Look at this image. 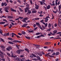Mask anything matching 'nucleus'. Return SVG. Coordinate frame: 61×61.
Returning a JSON list of instances; mask_svg holds the SVG:
<instances>
[{
  "instance_id": "nucleus-1",
  "label": "nucleus",
  "mask_w": 61,
  "mask_h": 61,
  "mask_svg": "<svg viewBox=\"0 0 61 61\" xmlns=\"http://www.w3.org/2000/svg\"><path fill=\"white\" fill-rule=\"evenodd\" d=\"M25 51V50L23 49H20L17 50L16 51V52L18 53V54H20L21 53V52H23Z\"/></svg>"
},
{
  "instance_id": "nucleus-2",
  "label": "nucleus",
  "mask_w": 61,
  "mask_h": 61,
  "mask_svg": "<svg viewBox=\"0 0 61 61\" xmlns=\"http://www.w3.org/2000/svg\"><path fill=\"white\" fill-rule=\"evenodd\" d=\"M0 56L1 58H4V55H3V53L0 50Z\"/></svg>"
},
{
  "instance_id": "nucleus-3",
  "label": "nucleus",
  "mask_w": 61,
  "mask_h": 61,
  "mask_svg": "<svg viewBox=\"0 0 61 61\" xmlns=\"http://www.w3.org/2000/svg\"><path fill=\"white\" fill-rule=\"evenodd\" d=\"M28 20V18H25L23 19V20H22V21L23 22H26V20Z\"/></svg>"
},
{
  "instance_id": "nucleus-4",
  "label": "nucleus",
  "mask_w": 61,
  "mask_h": 61,
  "mask_svg": "<svg viewBox=\"0 0 61 61\" xmlns=\"http://www.w3.org/2000/svg\"><path fill=\"white\" fill-rule=\"evenodd\" d=\"M32 10L33 11H32V13H36L37 12V11H36V9H33Z\"/></svg>"
},
{
  "instance_id": "nucleus-5",
  "label": "nucleus",
  "mask_w": 61,
  "mask_h": 61,
  "mask_svg": "<svg viewBox=\"0 0 61 61\" xmlns=\"http://www.w3.org/2000/svg\"><path fill=\"white\" fill-rule=\"evenodd\" d=\"M27 12H28L27 13V15H30L31 13V11L29 10H28Z\"/></svg>"
},
{
  "instance_id": "nucleus-6",
  "label": "nucleus",
  "mask_w": 61,
  "mask_h": 61,
  "mask_svg": "<svg viewBox=\"0 0 61 61\" xmlns=\"http://www.w3.org/2000/svg\"><path fill=\"white\" fill-rule=\"evenodd\" d=\"M10 10H11V11H12V12H16V10H15L14 9L11 8L10 9Z\"/></svg>"
},
{
  "instance_id": "nucleus-7",
  "label": "nucleus",
  "mask_w": 61,
  "mask_h": 61,
  "mask_svg": "<svg viewBox=\"0 0 61 61\" xmlns=\"http://www.w3.org/2000/svg\"><path fill=\"white\" fill-rule=\"evenodd\" d=\"M40 2L41 5H44V4L45 5H46V4L45 3H44L42 1H41Z\"/></svg>"
},
{
  "instance_id": "nucleus-8",
  "label": "nucleus",
  "mask_w": 61,
  "mask_h": 61,
  "mask_svg": "<svg viewBox=\"0 0 61 61\" xmlns=\"http://www.w3.org/2000/svg\"><path fill=\"white\" fill-rule=\"evenodd\" d=\"M0 47L2 49H5V47L3 45H1L0 46Z\"/></svg>"
},
{
  "instance_id": "nucleus-9",
  "label": "nucleus",
  "mask_w": 61,
  "mask_h": 61,
  "mask_svg": "<svg viewBox=\"0 0 61 61\" xmlns=\"http://www.w3.org/2000/svg\"><path fill=\"white\" fill-rule=\"evenodd\" d=\"M27 25V24H25L22 26V27H25Z\"/></svg>"
},
{
  "instance_id": "nucleus-10",
  "label": "nucleus",
  "mask_w": 61,
  "mask_h": 61,
  "mask_svg": "<svg viewBox=\"0 0 61 61\" xmlns=\"http://www.w3.org/2000/svg\"><path fill=\"white\" fill-rule=\"evenodd\" d=\"M50 18V17L49 16H47L46 17V18H43V19H45V20H48V19Z\"/></svg>"
},
{
  "instance_id": "nucleus-11",
  "label": "nucleus",
  "mask_w": 61,
  "mask_h": 61,
  "mask_svg": "<svg viewBox=\"0 0 61 61\" xmlns=\"http://www.w3.org/2000/svg\"><path fill=\"white\" fill-rule=\"evenodd\" d=\"M52 4L51 5V6H55V1H53L52 2Z\"/></svg>"
},
{
  "instance_id": "nucleus-12",
  "label": "nucleus",
  "mask_w": 61,
  "mask_h": 61,
  "mask_svg": "<svg viewBox=\"0 0 61 61\" xmlns=\"http://www.w3.org/2000/svg\"><path fill=\"white\" fill-rule=\"evenodd\" d=\"M15 59L17 61H20V59L18 57H16Z\"/></svg>"
},
{
  "instance_id": "nucleus-13",
  "label": "nucleus",
  "mask_w": 61,
  "mask_h": 61,
  "mask_svg": "<svg viewBox=\"0 0 61 61\" xmlns=\"http://www.w3.org/2000/svg\"><path fill=\"white\" fill-rule=\"evenodd\" d=\"M6 2H2V3L1 4V6H4L5 5V4H6Z\"/></svg>"
},
{
  "instance_id": "nucleus-14",
  "label": "nucleus",
  "mask_w": 61,
  "mask_h": 61,
  "mask_svg": "<svg viewBox=\"0 0 61 61\" xmlns=\"http://www.w3.org/2000/svg\"><path fill=\"white\" fill-rule=\"evenodd\" d=\"M11 36L12 37H13L14 36H14H16V34L13 33H11Z\"/></svg>"
},
{
  "instance_id": "nucleus-15",
  "label": "nucleus",
  "mask_w": 61,
  "mask_h": 61,
  "mask_svg": "<svg viewBox=\"0 0 61 61\" xmlns=\"http://www.w3.org/2000/svg\"><path fill=\"white\" fill-rule=\"evenodd\" d=\"M50 7H51V6H50V5H49L47 6V9H50Z\"/></svg>"
},
{
  "instance_id": "nucleus-16",
  "label": "nucleus",
  "mask_w": 61,
  "mask_h": 61,
  "mask_svg": "<svg viewBox=\"0 0 61 61\" xmlns=\"http://www.w3.org/2000/svg\"><path fill=\"white\" fill-rule=\"evenodd\" d=\"M7 17L8 18H9V19H12V18H13V17L9 16H8Z\"/></svg>"
},
{
  "instance_id": "nucleus-17",
  "label": "nucleus",
  "mask_w": 61,
  "mask_h": 61,
  "mask_svg": "<svg viewBox=\"0 0 61 61\" xmlns=\"http://www.w3.org/2000/svg\"><path fill=\"white\" fill-rule=\"evenodd\" d=\"M20 61H26V60H25V58H23L22 59H21V60Z\"/></svg>"
},
{
  "instance_id": "nucleus-18",
  "label": "nucleus",
  "mask_w": 61,
  "mask_h": 61,
  "mask_svg": "<svg viewBox=\"0 0 61 61\" xmlns=\"http://www.w3.org/2000/svg\"><path fill=\"white\" fill-rule=\"evenodd\" d=\"M43 24H44V25H45V27H47V25H48V24H47V23H46H46H44Z\"/></svg>"
},
{
  "instance_id": "nucleus-19",
  "label": "nucleus",
  "mask_w": 61,
  "mask_h": 61,
  "mask_svg": "<svg viewBox=\"0 0 61 61\" xmlns=\"http://www.w3.org/2000/svg\"><path fill=\"white\" fill-rule=\"evenodd\" d=\"M8 43H9V44H11L12 45H13V44H14V43H13L11 41H8Z\"/></svg>"
},
{
  "instance_id": "nucleus-20",
  "label": "nucleus",
  "mask_w": 61,
  "mask_h": 61,
  "mask_svg": "<svg viewBox=\"0 0 61 61\" xmlns=\"http://www.w3.org/2000/svg\"><path fill=\"white\" fill-rule=\"evenodd\" d=\"M9 36V33H8L5 34L4 35L5 36Z\"/></svg>"
},
{
  "instance_id": "nucleus-21",
  "label": "nucleus",
  "mask_w": 61,
  "mask_h": 61,
  "mask_svg": "<svg viewBox=\"0 0 61 61\" xmlns=\"http://www.w3.org/2000/svg\"><path fill=\"white\" fill-rule=\"evenodd\" d=\"M25 51H27V52H28V53H29V51L28 50V49H27V48H25Z\"/></svg>"
},
{
  "instance_id": "nucleus-22",
  "label": "nucleus",
  "mask_w": 61,
  "mask_h": 61,
  "mask_svg": "<svg viewBox=\"0 0 61 61\" xmlns=\"http://www.w3.org/2000/svg\"><path fill=\"white\" fill-rule=\"evenodd\" d=\"M35 5L36 6L35 7V8H36V9H39V8H38V7H39V6L36 5Z\"/></svg>"
},
{
  "instance_id": "nucleus-23",
  "label": "nucleus",
  "mask_w": 61,
  "mask_h": 61,
  "mask_svg": "<svg viewBox=\"0 0 61 61\" xmlns=\"http://www.w3.org/2000/svg\"><path fill=\"white\" fill-rule=\"evenodd\" d=\"M41 36L40 35H39V36H37L35 37V38H40Z\"/></svg>"
},
{
  "instance_id": "nucleus-24",
  "label": "nucleus",
  "mask_w": 61,
  "mask_h": 61,
  "mask_svg": "<svg viewBox=\"0 0 61 61\" xmlns=\"http://www.w3.org/2000/svg\"><path fill=\"white\" fill-rule=\"evenodd\" d=\"M37 54L39 55V56H42V55L39 52H37Z\"/></svg>"
},
{
  "instance_id": "nucleus-25",
  "label": "nucleus",
  "mask_w": 61,
  "mask_h": 61,
  "mask_svg": "<svg viewBox=\"0 0 61 61\" xmlns=\"http://www.w3.org/2000/svg\"><path fill=\"white\" fill-rule=\"evenodd\" d=\"M5 24V22L3 21L0 22V25H2V24Z\"/></svg>"
},
{
  "instance_id": "nucleus-26",
  "label": "nucleus",
  "mask_w": 61,
  "mask_h": 61,
  "mask_svg": "<svg viewBox=\"0 0 61 61\" xmlns=\"http://www.w3.org/2000/svg\"><path fill=\"white\" fill-rule=\"evenodd\" d=\"M44 21V20H41L40 21V22H41V23H42V24H44V23H45Z\"/></svg>"
},
{
  "instance_id": "nucleus-27",
  "label": "nucleus",
  "mask_w": 61,
  "mask_h": 61,
  "mask_svg": "<svg viewBox=\"0 0 61 61\" xmlns=\"http://www.w3.org/2000/svg\"><path fill=\"white\" fill-rule=\"evenodd\" d=\"M36 57L38 60H40V59H41V58H40V57L39 56H37Z\"/></svg>"
},
{
  "instance_id": "nucleus-28",
  "label": "nucleus",
  "mask_w": 61,
  "mask_h": 61,
  "mask_svg": "<svg viewBox=\"0 0 61 61\" xmlns=\"http://www.w3.org/2000/svg\"><path fill=\"white\" fill-rule=\"evenodd\" d=\"M9 21H10V22H15V21L14 20H13L12 19H10L9 20Z\"/></svg>"
},
{
  "instance_id": "nucleus-29",
  "label": "nucleus",
  "mask_w": 61,
  "mask_h": 61,
  "mask_svg": "<svg viewBox=\"0 0 61 61\" xmlns=\"http://www.w3.org/2000/svg\"><path fill=\"white\" fill-rule=\"evenodd\" d=\"M11 57H13L14 58H15V57H16L17 56L15 55V56H14V55H11Z\"/></svg>"
},
{
  "instance_id": "nucleus-30",
  "label": "nucleus",
  "mask_w": 61,
  "mask_h": 61,
  "mask_svg": "<svg viewBox=\"0 0 61 61\" xmlns=\"http://www.w3.org/2000/svg\"><path fill=\"white\" fill-rule=\"evenodd\" d=\"M39 27V28H40L41 29V30H43L44 29L42 28V27H41V25H40L38 26Z\"/></svg>"
},
{
  "instance_id": "nucleus-31",
  "label": "nucleus",
  "mask_w": 61,
  "mask_h": 61,
  "mask_svg": "<svg viewBox=\"0 0 61 61\" xmlns=\"http://www.w3.org/2000/svg\"><path fill=\"white\" fill-rule=\"evenodd\" d=\"M31 55H33V56L34 57H37V56H36L34 54H31Z\"/></svg>"
},
{
  "instance_id": "nucleus-32",
  "label": "nucleus",
  "mask_w": 61,
  "mask_h": 61,
  "mask_svg": "<svg viewBox=\"0 0 61 61\" xmlns=\"http://www.w3.org/2000/svg\"><path fill=\"white\" fill-rule=\"evenodd\" d=\"M51 26V24L50 23L48 25V27H50Z\"/></svg>"
},
{
  "instance_id": "nucleus-33",
  "label": "nucleus",
  "mask_w": 61,
  "mask_h": 61,
  "mask_svg": "<svg viewBox=\"0 0 61 61\" xmlns=\"http://www.w3.org/2000/svg\"><path fill=\"white\" fill-rule=\"evenodd\" d=\"M19 10H20V12H23V10L22 9H21V8H19Z\"/></svg>"
},
{
  "instance_id": "nucleus-34",
  "label": "nucleus",
  "mask_w": 61,
  "mask_h": 61,
  "mask_svg": "<svg viewBox=\"0 0 61 61\" xmlns=\"http://www.w3.org/2000/svg\"><path fill=\"white\" fill-rule=\"evenodd\" d=\"M22 33L23 35H25V31H22Z\"/></svg>"
},
{
  "instance_id": "nucleus-35",
  "label": "nucleus",
  "mask_w": 61,
  "mask_h": 61,
  "mask_svg": "<svg viewBox=\"0 0 61 61\" xmlns=\"http://www.w3.org/2000/svg\"><path fill=\"white\" fill-rule=\"evenodd\" d=\"M8 48L10 50H11V49H12V47L10 46H9L8 47Z\"/></svg>"
},
{
  "instance_id": "nucleus-36",
  "label": "nucleus",
  "mask_w": 61,
  "mask_h": 61,
  "mask_svg": "<svg viewBox=\"0 0 61 61\" xmlns=\"http://www.w3.org/2000/svg\"><path fill=\"white\" fill-rule=\"evenodd\" d=\"M10 27H9V28H11V27L13 26V25H12L11 24H10Z\"/></svg>"
},
{
  "instance_id": "nucleus-37",
  "label": "nucleus",
  "mask_w": 61,
  "mask_h": 61,
  "mask_svg": "<svg viewBox=\"0 0 61 61\" xmlns=\"http://www.w3.org/2000/svg\"><path fill=\"white\" fill-rule=\"evenodd\" d=\"M53 33L54 34H56V33H57V30H54Z\"/></svg>"
},
{
  "instance_id": "nucleus-38",
  "label": "nucleus",
  "mask_w": 61,
  "mask_h": 61,
  "mask_svg": "<svg viewBox=\"0 0 61 61\" xmlns=\"http://www.w3.org/2000/svg\"><path fill=\"white\" fill-rule=\"evenodd\" d=\"M25 37L26 38H27V39H30V37L27 36H25Z\"/></svg>"
},
{
  "instance_id": "nucleus-39",
  "label": "nucleus",
  "mask_w": 61,
  "mask_h": 61,
  "mask_svg": "<svg viewBox=\"0 0 61 61\" xmlns=\"http://www.w3.org/2000/svg\"><path fill=\"white\" fill-rule=\"evenodd\" d=\"M8 39L10 40H13V39L11 38H8Z\"/></svg>"
},
{
  "instance_id": "nucleus-40",
  "label": "nucleus",
  "mask_w": 61,
  "mask_h": 61,
  "mask_svg": "<svg viewBox=\"0 0 61 61\" xmlns=\"http://www.w3.org/2000/svg\"><path fill=\"white\" fill-rule=\"evenodd\" d=\"M40 19V18H35L34 19V20H39Z\"/></svg>"
},
{
  "instance_id": "nucleus-41",
  "label": "nucleus",
  "mask_w": 61,
  "mask_h": 61,
  "mask_svg": "<svg viewBox=\"0 0 61 61\" xmlns=\"http://www.w3.org/2000/svg\"><path fill=\"white\" fill-rule=\"evenodd\" d=\"M0 40L1 41H2V42H5V41H4V40H3V39H2V38H0Z\"/></svg>"
},
{
  "instance_id": "nucleus-42",
  "label": "nucleus",
  "mask_w": 61,
  "mask_h": 61,
  "mask_svg": "<svg viewBox=\"0 0 61 61\" xmlns=\"http://www.w3.org/2000/svg\"><path fill=\"white\" fill-rule=\"evenodd\" d=\"M59 52H57L56 54V56H57V55H59Z\"/></svg>"
},
{
  "instance_id": "nucleus-43",
  "label": "nucleus",
  "mask_w": 61,
  "mask_h": 61,
  "mask_svg": "<svg viewBox=\"0 0 61 61\" xmlns=\"http://www.w3.org/2000/svg\"><path fill=\"white\" fill-rule=\"evenodd\" d=\"M25 9L26 10H29V9H30V8L27 7Z\"/></svg>"
},
{
  "instance_id": "nucleus-44",
  "label": "nucleus",
  "mask_w": 61,
  "mask_h": 61,
  "mask_svg": "<svg viewBox=\"0 0 61 61\" xmlns=\"http://www.w3.org/2000/svg\"><path fill=\"white\" fill-rule=\"evenodd\" d=\"M59 10H60V9H61V6H60V5H59Z\"/></svg>"
},
{
  "instance_id": "nucleus-45",
  "label": "nucleus",
  "mask_w": 61,
  "mask_h": 61,
  "mask_svg": "<svg viewBox=\"0 0 61 61\" xmlns=\"http://www.w3.org/2000/svg\"><path fill=\"white\" fill-rule=\"evenodd\" d=\"M40 35V33L39 32L36 33V36H38V35Z\"/></svg>"
},
{
  "instance_id": "nucleus-46",
  "label": "nucleus",
  "mask_w": 61,
  "mask_h": 61,
  "mask_svg": "<svg viewBox=\"0 0 61 61\" xmlns=\"http://www.w3.org/2000/svg\"><path fill=\"white\" fill-rule=\"evenodd\" d=\"M19 19L20 18V19H23V18H24V17L20 16H19Z\"/></svg>"
},
{
  "instance_id": "nucleus-47",
  "label": "nucleus",
  "mask_w": 61,
  "mask_h": 61,
  "mask_svg": "<svg viewBox=\"0 0 61 61\" xmlns=\"http://www.w3.org/2000/svg\"><path fill=\"white\" fill-rule=\"evenodd\" d=\"M33 32V30H30L28 31V33H32Z\"/></svg>"
},
{
  "instance_id": "nucleus-48",
  "label": "nucleus",
  "mask_w": 61,
  "mask_h": 61,
  "mask_svg": "<svg viewBox=\"0 0 61 61\" xmlns=\"http://www.w3.org/2000/svg\"><path fill=\"white\" fill-rule=\"evenodd\" d=\"M7 54L9 56H11V55H10V54H9L8 53H7Z\"/></svg>"
},
{
  "instance_id": "nucleus-49",
  "label": "nucleus",
  "mask_w": 61,
  "mask_h": 61,
  "mask_svg": "<svg viewBox=\"0 0 61 61\" xmlns=\"http://www.w3.org/2000/svg\"><path fill=\"white\" fill-rule=\"evenodd\" d=\"M42 27L44 29H45L46 28H45V27L44 26H43V25H42Z\"/></svg>"
},
{
  "instance_id": "nucleus-50",
  "label": "nucleus",
  "mask_w": 61,
  "mask_h": 61,
  "mask_svg": "<svg viewBox=\"0 0 61 61\" xmlns=\"http://www.w3.org/2000/svg\"><path fill=\"white\" fill-rule=\"evenodd\" d=\"M24 55H21L20 57H24Z\"/></svg>"
},
{
  "instance_id": "nucleus-51",
  "label": "nucleus",
  "mask_w": 61,
  "mask_h": 61,
  "mask_svg": "<svg viewBox=\"0 0 61 61\" xmlns=\"http://www.w3.org/2000/svg\"><path fill=\"white\" fill-rule=\"evenodd\" d=\"M30 3L31 4H33V3H32V0H30Z\"/></svg>"
},
{
  "instance_id": "nucleus-52",
  "label": "nucleus",
  "mask_w": 61,
  "mask_h": 61,
  "mask_svg": "<svg viewBox=\"0 0 61 61\" xmlns=\"http://www.w3.org/2000/svg\"><path fill=\"white\" fill-rule=\"evenodd\" d=\"M36 24L37 25H38V26H39V25H40V24H39V23H36Z\"/></svg>"
},
{
  "instance_id": "nucleus-53",
  "label": "nucleus",
  "mask_w": 61,
  "mask_h": 61,
  "mask_svg": "<svg viewBox=\"0 0 61 61\" xmlns=\"http://www.w3.org/2000/svg\"><path fill=\"white\" fill-rule=\"evenodd\" d=\"M33 60H34V61H36V60H37V59L36 58H34L33 59Z\"/></svg>"
},
{
  "instance_id": "nucleus-54",
  "label": "nucleus",
  "mask_w": 61,
  "mask_h": 61,
  "mask_svg": "<svg viewBox=\"0 0 61 61\" xmlns=\"http://www.w3.org/2000/svg\"><path fill=\"white\" fill-rule=\"evenodd\" d=\"M50 33L51 34V35H55V34L54 33H53L51 32H50Z\"/></svg>"
},
{
  "instance_id": "nucleus-55",
  "label": "nucleus",
  "mask_w": 61,
  "mask_h": 61,
  "mask_svg": "<svg viewBox=\"0 0 61 61\" xmlns=\"http://www.w3.org/2000/svg\"><path fill=\"white\" fill-rule=\"evenodd\" d=\"M6 50H7L8 51H10V50L9 48L8 47V48H7Z\"/></svg>"
},
{
  "instance_id": "nucleus-56",
  "label": "nucleus",
  "mask_w": 61,
  "mask_h": 61,
  "mask_svg": "<svg viewBox=\"0 0 61 61\" xmlns=\"http://www.w3.org/2000/svg\"><path fill=\"white\" fill-rule=\"evenodd\" d=\"M16 47H17V48H18V49H20V48H19V47H18V46H17V45H16Z\"/></svg>"
},
{
  "instance_id": "nucleus-57",
  "label": "nucleus",
  "mask_w": 61,
  "mask_h": 61,
  "mask_svg": "<svg viewBox=\"0 0 61 61\" xmlns=\"http://www.w3.org/2000/svg\"><path fill=\"white\" fill-rule=\"evenodd\" d=\"M61 37H58L56 38V39H61Z\"/></svg>"
},
{
  "instance_id": "nucleus-58",
  "label": "nucleus",
  "mask_w": 61,
  "mask_h": 61,
  "mask_svg": "<svg viewBox=\"0 0 61 61\" xmlns=\"http://www.w3.org/2000/svg\"><path fill=\"white\" fill-rule=\"evenodd\" d=\"M18 35H19L20 36H22V34L20 33H19L18 34Z\"/></svg>"
},
{
  "instance_id": "nucleus-59",
  "label": "nucleus",
  "mask_w": 61,
  "mask_h": 61,
  "mask_svg": "<svg viewBox=\"0 0 61 61\" xmlns=\"http://www.w3.org/2000/svg\"><path fill=\"white\" fill-rule=\"evenodd\" d=\"M54 26L55 27H56V26H57V24H55L54 25Z\"/></svg>"
},
{
  "instance_id": "nucleus-60",
  "label": "nucleus",
  "mask_w": 61,
  "mask_h": 61,
  "mask_svg": "<svg viewBox=\"0 0 61 61\" xmlns=\"http://www.w3.org/2000/svg\"><path fill=\"white\" fill-rule=\"evenodd\" d=\"M5 10H7V9H8V7H6L5 8H4Z\"/></svg>"
},
{
  "instance_id": "nucleus-61",
  "label": "nucleus",
  "mask_w": 61,
  "mask_h": 61,
  "mask_svg": "<svg viewBox=\"0 0 61 61\" xmlns=\"http://www.w3.org/2000/svg\"><path fill=\"white\" fill-rule=\"evenodd\" d=\"M3 21H5L6 22H7V21L5 19L3 20Z\"/></svg>"
},
{
  "instance_id": "nucleus-62",
  "label": "nucleus",
  "mask_w": 61,
  "mask_h": 61,
  "mask_svg": "<svg viewBox=\"0 0 61 61\" xmlns=\"http://www.w3.org/2000/svg\"><path fill=\"white\" fill-rule=\"evenodd\" d=\"M30 57H33V55H31L30 56Z\"/></svg>"
},
{
  "instance_id": "nucleus-63",
  "label": "nucleus",
  "mask_w": 61,
  "mask_h": 61,
  "mask_svg": "<svg viewBox=\"0 0 61 61\" xmlns=\"http://www.w3.org/2000/svg\"><path fill=\"white\" fill-rule=\"evenodd\" d=\"M53 12L54 13H55V14H56V12H57V11H53Z\"/></svg>"
},
{
  "instance_id": "nucleus-64",
  "label": "nucleus",
  "mask_w": 61,
  "mask_h": 61,
  "mask_svg": "<svg viewBox=\"0 0 61 61\" xmlns=\"http://www.w3.org/2000/svg\"><path fill=\"white\" fill-rule=\"evenodd\" d=\"M36 24H34V25H33V27L35 28V27H36Z\"/></svg>"
}]
</instances>
